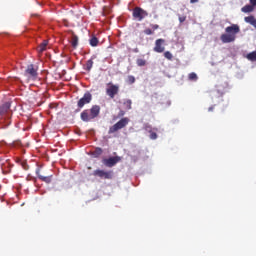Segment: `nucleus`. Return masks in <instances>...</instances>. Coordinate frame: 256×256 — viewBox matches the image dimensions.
<instances>
[{
	"mask_svg": "<svg viewBox=\"0 0 256 256\" xmlns=\"http://www.w3.org/2000/svg\"><path fill=\"white\" fill-rule=\"evenodd\" d=\"M127 83H129V85H133V83H135V76H128Z\"/></svg>",
	"mask_w": 256,
	"mask_h": 256,
	"instance_id": "a878e982",
	"label": "nucleus"
},
{
	"mask_svg": "<svg viewBox=\"0 0 256 256\" xmlns=\"http://www.w3.org/2000/svg\"><path fill=\"white\" fill-rule=\"evenodd\" d=\"M25 75L28 76L29 79H32V81H35L38 77L37 68H35V65L30 64L27 66L25 70Z\"/></svg>",
	"mask_w": 256,
	"mask_h": 256,
	"instance_id": "6e6552de",
	"label": "nucleus"
},
{
	"mask_svg": "<svg viewBox=\"0 0 256 256\" xmlns=\"http://www.w3.org/2000/svg\"><path fill=\"white\" fill-rule=\"evenodd\" d=\"M132 17L137 21H143L145 17H149V13L146 10H143L141 7H135L132 12Z\"/></svg>",
	"mask_w": 256,
	"mask_h": 256,
	"instance_id": "20e7f679",
	"label": "nucleus"
},
{
	"mask_svg": "<svg viewBox=\"0 0 256 256\" xmlns=\"http://www.w3.org/2000/svg\"><path fill=\"white\" fill-rule=\"evenodd\" d=\"M94 177H99L100 179H113V170L105 171L97 169L93 172Z\"/></svg>",
	"mask_w": 256,
	"mask_h": 256,
	"instance_id": "423d86ee",
	"label": "nucleus"
},
{
	"mask_svg": "<svg viewBox=\"0 0 256 256\" xmlns=\"http://www.w3.org/2000/svg\"><path fill=\"white\" fill-rule=\"evenodd\" d=\"M93 101V95H91L89 92H86L82 98L78 100L77 107L78 109H83L85 105H89Z\"/></svg>",
	"mask_w": 256,
	"mask_h": 256,
	"instance_id": "39448f33",
	"label": "nucleus"
},
{
	"mask_svg": "<svg viewBox=\"0 0 256 256\" xmlns=\"http://www.w3.org/2000/svg\"><path fill=\"white\" fill-rule=\"evenodd\" d=\"M36 175L40 181H44V183H51V176H43L41 175V170H36Z\"/></svg>",
	"mask_w": 256,
	"mask_h": 256,
	"instance_id": "ddd939ff",
	"label": "nucleus"
},
{
	"mask_svg": "<svg viewBox=\"0 0 256 256\" xmlns=\"http://www.w3.org/2000/svg\"><path fill=\"white\" fill-rule=\"evenodd\" d=\"M254 10H255V8L252 5H249V4L245 5L241 9L242 13H253Z\"/></svg>",
	"mask_w": 256,
	"mask_h": 256,
	"instance_id": "a211bd4d",
	"label": "nucleus"
},
{
	"mask_svg": "<svg viewBox=\"0 0 256 256\" xmlns=\"http://www.w3.org/2000/svg\"><path fill=\"white\" fill-rule=\"evenodd\" d=\"M47 45H49V41L44 40L39 46H38V53H43V51L47 50Z\"/></svg>",
	"mask_w": 256,
	"mask_h": 256,
	"instance_id": "dca6fc26",
	"label": "nucleus"
},
{
	"mask_svg": "<svg viewBox=\"0 0 256 256\" xmlns=\"http://www.w3.org/2000/svg\"><path fill=\"white\" fill-rule=\"evenodd\" d=\"M164 44H165V39L163 38L157 39L155 41L154 51L156 53H163V51H165V46H163Z\"/></svg>",
	"mask_w": 256,
	"mask_h": 256,
	"instance_id": "9b49d317",
	"label": "nucleus"
},
{
	"mask_svg": "<svg viewBox=\"0 0 256 256\" xmlns=\"http://www.w3.org/2000/svg\"><path fill=\"white\" fill-rule=\"evenodd\" d=\"M225 31L226 34L220 36L222 43H233V41L237 39V33L241 31V28H239V25L237 24H232L231 26L226 27Z\"/></svg>",
	"mask_w": 256,
	"mask_h": 256,
	"instance_id": "f257e3e1",
	"label": "nucleus"
},
{
	"mask_svg": "<svg viewBox=\"0 0 256 256\" xmlns=\"http://www.w3.org/2000/svg\"><path fill=\"white\" fill-rule=\"evenodd\" d=\"M108 86L109 87L106 89V95H108L110 99H115V95H119V85L108 83Z\"/></svg>",
	"mask_w": 256,
	"mask_h": 256,
	"instance_id": "0eeeda50",
	"label": "nucleus"
},
{
	"mask_svg": "<svg viewBox=\"0 0 256 256\" xmlns=\"http://www.w3.org/2000/svg\"><path fill=\"white\" fill-rule=\"evenodd\" d=\"M123 105H124V109H126V111H131V109H133V107H132L133 101H131V99L124 100Z\"/></svg>",
	"mask_w": 256,
	"mask_h": 256,
	"instance_id": "f3484780",
	"label": "nucleus"
},
{
	"mask_svg": "<svg viewBox=\"0 0 256 256\" xmlns=\"http://www.w3.org/2000/svg\"><path fill=\"white\" fill-rule=\"evenodd\" d=\"M71 45L74 49L77 48V45H79V37L75 35V33H72Z\"/></svg>",
	"mask_w": 256,
	"mask_h": 256,
	"instance_id": "2eb2a0df",
	"label": "nucleus"
},
{
	"mask_svg": "<svg viewBox=\"0 0 256 256\" xmlns=\"http://www.w3.org/2000/svg\"><path fill=\"white\" fill-rule=\"evenodd\" d=\"M165 59H168V61H173V54L169 51L164 52Z\"/></svg>",
	"mask_w": 256,
	"mask_h": 256,
	"instance_id": "b1692460",
	"label": "nucleus"
},
{
	"mask_svg": "<svg viewBox=\"0 0 256 256\" xmlns=\"http://www.w3.org/2000/svg\"><path fill=\"white\" fill-rule=\"evenodd\" d=\"M125 116V111L120 110L118 113V117H124Z\"/></svg>",
	"mask_w": 256,
	"mask_h": 256,
	"instance_id": "c756f323",
	"label": "nucleus"
},
{
	"mask_svg": "<svg viewBox=\"0 0 256 256\" xmlns=\"http://www.w3.org/2000/svg\"><path fill=\"white\" fill-rule=\"evenodd\" d=\"M244 21L246 23H249L250 25H252V27H255L256 29V19L255 16H247L244 18Z\"/></svg>",
	"mask_w": 256,
	"mask_h": 256,
	"instance_id": "4468645a",
	"label": "nucleus"
},
{
	"mask_svg": "<svg viewBox=\"0 0 256 256\" xmlns=\"http://www.w3.org/2000/svg\"><path fill=\"white\" fill-rule=\"evenodd\" d=\"M91 69H93V59L88 60L85 65L86 71H91Z\"/></svg>",
	"mask_w": 256,
	"mask_h": 256,
	"instance_id": "4be33fe9",
	"label": "nucleus"
},
{
	"mask_svg": "<svg viewBox=\"0 0 256 256\" xmlns=\"http://www.w3.org/2000/svg\"><path fill=\"white\" fill-rule=\"evenodd\" d=\"M151 28H152V31H157V29H159V25L158 24H151Z\"/></svg>",
	"mask_w": 256,
	"mask_h": 256,
	"instance_id": "c85d7f7f",
	"label": "nucleus"
},
{
	"mask_svg": "<svg viewBox=\"0 0 256 256\" xmlns=\"http://www.w3.org/2000/svg\"><path fill=\"white\" fill-rule=\"evenodd\" d=\"M186 20H187V16H179L180 23H185Z\"/></svg>",
	"mask_w": 256,
	"mask_h": 256,
	"instance_id": "cd10ccee",
	"label": "nucleus"
},
{
	"mask_svg": "<svg viewBox=\"0 0 256 256\" xmlns=\"http://www.w3.org/2000/svg\"><path fill=\"white\" fill-rule=\"evenodd\" d=\"M119 161H121V157L119 156H114V157H110V158H104L102 160L103 165H105V167H115V165H117L119 163Z\"/></svg>",
	"mask_w": 256,
	"mask_h": 256,
	"instance_id": "1a4fd4ad",
	"label": "nucleus"
},
{
	"mask_svg": "<svg viewBox=\"0 0 256 256\" xmlns=\"http://www.w3.org/2000/svg\"><path fill=\"white\" fill-rule=\"evenodd\" d=\"M10 110H11L10 102H6L2 106H0V119H5V117H9Z\"/></svg>",
	"mask_w": 256,
	"mask_h": 256,
	"instance_id": "9d476101",
	"label": "nucleus"
},
{
	"mask_svg": "<svg viewBox=\"0 0 256 256\" xmlns=\"http://www.w3.org/2000/svg\"><path fill=\"white\" fill-rule=\"evenodd\" d=\"M101 155H103V149H101V148H96V149L94 150V152H93V156H94V157H99V156H101Z\"/></svg>",
	"mask_w": 256,
	"mask_h": 256,
	"instance_id": "5701e85b",
	"label": "nucleus"
},
{
	"mask_svg": "<svg viewBox=\"0 0 256 256\" xmlns=\"http://www.w3.org/2000/svg\"><path fill=\"white\" fill-rule=\"evenodd\" d=\"M91 47H97L99 45V39L96 36H93L90 40Z\"/></svg>",
	"mask_w": 256,
	"mask_h": 256,
	"instance_id": "aec40b11",
	"label": "nucleus"
},
{
	"mask_svg": "<svg viewBox=\"0 0 256 256\" xmlns=\"http://www.w3.org/2000/svg\"><path fill=\"white\" fill-rule=\"evenodd\" d=\"M190 3H199V0H190Z\"/></svg>",
	"mask_w": 256,
	"mask_h": 256,
	"instance_id": "473e14b6",
	"label": "nucleus"
},
{
	"mask_svg": "<svg viewBox=\"0 0 256 256\" xmlns=\"http://www.w3.org/2000/svg\"><path fill=\"white\" fill-rule=\"evenodd\" d=\"M246 59H248V61H251L252 63L256 62V51L250 52L246 55Z\"/></svg>",
	"mask_w": 256,
	"mask_h": 256,
	"instance_id": "6ab92c4d",
	"label": "nucleus"
},
{
	"mask_svg": "<svg viewBox=\"0 0 256 256\" xmlns=\"http://www.w3.org/2000/svg\"><path fill=\"white\" fill-rule=\"evenodd\" d=\"M146 131H148V133H150V139H152V140L157 139V131H159V129L151 128V126H146Z\"/></svg>",
	"mask_w": 256,
	"mask_h": 256,
	"instance_id": "f8f14e48",
	"label": "nucleus"
},
{
	"mask_svg": "<svg viewBox=\"0 0 256 256\" xmlns=\"http://www.w3.org/2000/svg\"><path fill=\"white\" fill-rule=\"evenodd\" d=\"M23 168H24V169H27V167L25 166V164H23Z\"/></svg>",
	"mask_w": 256,
	"mask_h": 256,
	"instance_id": "72a5a7b5",
	"label": "nucleus"
},
{
	"mask_svg": "<svg viewBox=\"0 0 256 256\" xmlns=\"http://www.w3.org/2000/svg\"><path fill=\"white\" fill-rule=\"evenodd\" d=\"M136 63L138 67H145L147 65V60L139 58L136 60Z\"/></svg>",
	"mask_w": 256,
	"mask_h": 256,
	"instance_id": "412c9836",
	"label": "nucleus"
},
{
	"mask_svg": "<svg viewBox=\"0 0 256 256\" xmlns=\"http://www.w3.org/2000/svg\"><path fill=\"white\" fill-rule=\"evenodd\" d=\"M208 111L211 113L213 111H215V105H212L208 108Z\"/></svg>",
	"mask_w": 256,
	"mask_h": 256,
	"instance_id": "2f4dec72",
	"label": "nucleus"
},
{
	"mask_svg": "<svg viewBox=\"0 0 256 256\" xmlns=\"http://www.w3.org/2000/svg\"><path fill=\"white\" fill-rule=\"evenodd\" d=\"M144 33H145V35H153V30H151L150 28H146L145 30H144Z\"/></svg>",
	"mask_w": 256,
	"mask_h": 256,
	"instance_id": "bb28decb",
	"label": "nucleus"
},
{
	"mask_svg": "<svg viewBox=\"0 0 256 256\" xmlns=\"http://www.w3.org/2000/svg\"><path fill=\"white\" fill-rule=\"evenodd\" d=\"M100 113H101V106L93 105L91 109H86L82 111V113L80 114V117L85 123H89V121H93V119H97Z\"/></svg>",
	"mask_w": 256,
	"mask_h": 256,
	"instance_id": "f03ea898",
	"label": "nucleus"
},
{
	"mask_svg": "<svg viewBox=\"0 0 256 256\" xmlns=\"http://www.w3.org/2000/svg\"><path fill=\"white\" fill-rule=\"evenodd\" d=\"M129 121L130 120L128 117L121 118L116 124H114L109 128V131H108L109 135L113 133H117V131L121 129H125V126L129 125Z\"/></svg>",
	"mask_w": 256,
	"mask_h": 256,
	"instance_id": "7ed1b4c3",
	"label": "nucleus"
},
{
	"mask_svg": "<svg viewBox=\"0 0 256 256\" xmlns=\"http://www.w3.org/2000/svg\"><path fill=\"white\" fill-rule=\"evenodd\" d=\"M188 79L190 81H197V79H198L197 74L195 72L190 73L188 76Z\"/></svg>",
	"mask_w": 256,
	"mask_h": 256,
	"instance_id": "393cba45",
	"label": "nucleus"
},
{
	"mask_svg": "<svg viewBox=\"0 0 256 256\" xmlns=\"http://www.w3.org/2000/svg\"><path fill=\"white\" fill-rule=\"evenodd\" d=\"M252 7H256V0H249Z\"/></svg>",
	"mask_w": 256,
	"mask_h": 256,
	"instance_id": "7c9ffc66",
	"label": "nucleus"
}]
</instances>
